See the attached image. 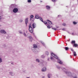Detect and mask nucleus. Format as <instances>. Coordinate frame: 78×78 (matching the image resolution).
Here are the masks:
<instances>
[{
  "label": "nucleus",
  "instance_id": "1",
  "mask_svg": "<svg viewBox=\"0 0 78 78\" xmlns=\"http://www.w3.org/2000/svg\"><path fill=\"white\" fill-rule=\"evenodd\" d=\"M51 55L52 56H53L56 59H57L58 61V62L60 64H62V61L58 57V56L56 55H55L54 53H51Z\"/></svg>",
  "mask_w": 78,
  "mask_h": 78
},
{
  "label": "nucleus",
  "instance_id": "2",
  "mask_svg": "<svg viewBox=\"0 0 78 78\" xmlns=\"http://www.w3.org/2000/svg\"><path fill=\"white\" fill-rule=\"evenodd\" d=\"M23 34L25 37H28L30 42H32L33 40V39L32 37H31V34H27H27H26L25 32H24Z\"/></svg>",
  "mask_w": 78,
  "mask_h": 78
},
{
  "label": "nucleus",
  "instance_id": "3",
  "mask_svg": "<svg viewBox=\"0 0 78 78\" xmlns=\"http://www.w3.org/2000/svg\"><path fill=\"white\" fill-rule=\"evenodd\" d=\"M62 69L63 71H64L66 75H68L69 74V71L68 70V68H61Z\"/></svg>",
  "mask_w": 78,
  "mask_h": 78
},
{
  "label": "nucleus",
  "instance_id": "4",
  "mask_svg": "<svg viewBox=\"0 0 78 78\" xmlns=\"http://www.w3.org/2000/svg\"><path fill=\"white\" fill-rule=\"evenodd\" d=\"M44 63H45V61L43 60H41L40 62V63H39V65L40 66L43 67L44 66Z\"/></svg>",
  "mask_w": 78,
  "mask_h": 78
},
{
  "label": "nucleus",
  "instance_id": "5",
  "mask_svg": "<svg viewBox=\"0 0 78 78\" xmlns=\"http://www.w3.org/2000/svg\"><path fill=\"white\" fill-rule=\"evenodd\" d=\"M29 30L30 33H33V27H31V25L30 24L29 26Z\"/></svg>",
  "mask_w": 78,
  "mask_h": 78
},
{
  "label": "nucleus",
  "instance_id": "6",
  "mask_svg": "<svg viewBox=\"0 0 78 78\" xmlns=\"http://www.w3.org/2000/svg\"><path fill=\"white\" fill-rule=\"evenodd\" d=\"M32 50L35 54H37V53H39L40 51L39 50L36 51V50L33 49V48H32Z\"/></svg>",
  "mask_w": 78,
  "mask_h": 78
},
{
  "label": "nucleus",
  "instance_id": "7",
  "mask_svg": "<svg viewBox=\"0 0 78 78\" xmlns=\"http://www.w3.org/2000/svg\"><path fill=\"white\" fill-rule=\"evenodd\" d=\"M18 9L17 8H15L13 9L12 11L14 13H16L18 12Z\"/></svg>",
  "mask_w": 78,
  "mask_h": 78
},
{
  "label": "nucleus",
  "instance_id": "8",
  "mask_svg": "<svg viewBox=\"0 0 78 78\" xmlns=\"http://www.w3.org/2000/svg\"><path fill=\"white\" fill-rule=\"evenodd\" d=\"M0 32L1 33H2V34H6V31L4 30H1Z\"/></svg>",
  "mask_w": 78,
  "mask_h": 78
},
{
  "label": "nucleus",
  "instance_id": "9",
  "mask_svg": "<svg viewBox=\"0 0 78 78\" xmlns=\"http://www.w3.org/2000/svg\"><path fill=\"white\" fill-rule=\"evenodd\" d=\"M71 50L73 52V55H74V56H76V52L74 51V50L73 49H71Z\"/></svg>",
  "mask_w": 78,
  "mask_h": 78
},
{
  "label": "nucleus",
  "instance_id": "10",
  "mask_svg": "<svg viewBox=\"0 0 78 78\" xmlns=\"http://www.w3.org/2000/svg\"><path fill=\"white\" fill-rule=\"evenodd\" d=\"M46 9H47L48 11H50V6L49 5H46Z\"/></svg>",
  "mask_w": 78,
  "mask_h": 78
},
{
  "label": "nucleus",
  "instance_id": "11",
  "mask_svg": "<svg viewBox=\"0 0 78 78\" xmlns=\"http://www.w3.org/2000/svg\"><path fill=\"white\" fill-rule=\"evenodd\" d=\"M47 70V68L45 67L42 68L41 69L42 72H45Z\"/></svg>",
  "mask_w": 78,
  "mask_h": 78
},
{
  "label": "nucleus",
  "instance_id": "12",
  "mask_svg": "<svg viewBox=\"0 0 78 78\" xmlns=\"http://www.w3.org/2000/svg\"><path fill=\"white\" fill-rule=\"evenodd\" d=\"M9 74L11 76H14L15 75V73L12 72H9Z\"/></svg>",
  "mask_w": 78,
  "mask_h": 78
},
{
  "label": "nucleus",
  "instance_id": "13",
  "mask_svg": "<svg viewBox=\"0 0 78 78\" xmlns=\"http://www.w3.org/2000/svg\"><path fill=\"white\" fill-rule=\"evenodd\" d=\"M33 48H33V50H34V49L35 48H37V45L34 44L33 45Z\"/></svg>",
  "mask_w": 78,
  "mask_h": 78
},
{
  "label": "nucleus",
  "instance_id": "14",
  "mask_svg": "<svg viewBox=\"0 0 78 78\" xmlns=\"http://www.w3.org/2000/svg\"><path fill=\"white\" fill-rule=\"evenodd\" d=\"M35 18L37 19H39V16L38 14H36L35 15Z\"/></svg>",
  "mask_w": 78,
  "mask_h": 78
},
{
  "label": "nucleus",
  "instance_id": "15",
  "mask_svg": "<svg viewBox=\"0 0 78 78\" xmlns=\"http://www.w3.org/2000/svg\"><path fill=\"white\" fill-rule=\"evenodd\" d=\"M3 18V14L2 12H0V20L2 19Z\"/></svg>",
  "mask_w": 78,
  "mask_h": 78
},
{
  "label": "nucleus",
  "instance_id": "16",
  "mask_svg": "<svg viewBox=\"0 0 78 78\" xmlns=\"http://www.w3.org/2000/svg\"><path fill=\"white\" fill-rule=\"evenodd\" d=\"M32 27L33 28H36V23H34L32 24Z\"/></svg>",
  "mask_w": 78,
  "mask_h": 78
},
{
  "label": "nucleus",
  "instance_id": "17",
  "mask_svg": "<svg viewBox=\"0 0 78 78\" xmlns=\"http://www.w3.org/2000/svg\"><path fill=\"white\" fill-rule=\"evenodd\" d=\"M47 76L48 78H51V76H52V75H51V74L50 73L48 74Z\"/></svg>",
  "mask_w": 78,
  "mask_h": 78
},
{
  "label": "nucleus",
  "instance_id": "18",
  "mask_svg": "<svg viewBox=\"0 0 78 78\" xmlns=\"http://www.w3.org/2000/svg\"><path fill=\"white\" fill-rule=\"evenodd\" d=\"M47 21H48V23H49V24H50V25H51L52 24V22L51 21H50L49 20H47Z\"/></svg>",
  "mask_w": 78,
  "mask_h": 78
},
{
  "label": "nucleus",
  "instance_id": "19",
  "mask_svg": "<svg viewBox=\"0 0 78 78\" xmlns=\"http://www.w3.org/2000/svg\"><path fill=\"white\" fill-rule=\"evenodd\" d=\"M25 22V23L26 25H27V23L28 22V18L26 19Z\"/></svg>",
  "mask_w": 78,
  "mask_h": 78
},
{
  "label": "nucleus",
  "instance_id": "20",
  "mask_svg": "<svg viewBox=\"0 0 78 78\" xmlns=\"http://www.w3.org/2000/svg\"><path fill=\"white\" fill-rule=\"evenodd\" d=\"M36 61L37 62H40V60L38 59H36Z\"/></svg>",
  "mask_w": 78,
  "mask_h": 78
},
{
  "label": "nucleus",
  "instance_id": "21",
  "mask_svg": "<svg viewBox=\"0 0 78 78\" xmlns=\"http://www.w3.org/2000/svg\"><path fill=\"white\" fill-rule=\"evenodd\" d=\"M30 20H31V18H33V17H34V16L33 15H31L30 16Z\"/></svg>",
  "mask_w": 78,
  "mask_h": 78
},
{
  "label": "nucleus",
  "instance_id": "22",
  "mask_svg": "<svg viewBox=\"0 0 78 78\" xmlns=\"http://www.w3.org/2000/svg\"><path fill=\"white\" fill-rule=\"evenodd\" d=\"M3 62V61L2 60V58L1 57H0V63H2Z\"/></svg>",
  "mask_w": 78,
  "mask_h": 78
},
{
  "label": "nucleus",
  "instance_id": "23",
  "mask_svg": "<svg viewBox=\"0 0 78 78\" xmlns=\"http://www.w3.org/2000/svg\"><path fill=\"white\" fill-rule=\"evenodd\" d=\"M72 35H73V36H75V35H76V33H72Z\"/></svg>",
  "mask_w": 78,
  "mask_h": 78
},
{
  "label": "nucleus",
  "instance_id": "24",
  "mask_svg": "<svg viewBox=\"0 0 78 78\" xmlns=\"http://www.w3.org/2000/svg\"><path fill=\"white\" fill-rule=\"evenodd\" d=\"M71 43L72 44H75V41H72Z\"/></svg>",
  "mask_w": 78,
  "mask_h": 78
},
{
  "label": "nucleus",
  "instance_id": "25",
  "mask_svg": "<svg viewBox=\"0 0 78 78\" xmlns=\"http://www.w3.org/2000/svg\"><path fill=\"white\" fill-rule=\"evenodd\" d=\"M73 46L76 47L78 46V44L75 43L74 44Z\"/></svg>",
  "mask_w": 78,
  "mask_h": 78
},
{
  "label": "nucleus",
  "instance_id": "26",
  "mask_svg": "<svg viewBox=\"0 0 78 78\" xmlns=\"http://www.w3.org/2000/svg\"><path fill=\"white\" fill-rule=\"evenodd\" d=\"M62 25L63 26H67V24H66V23H63Z\"/></svg>",
  "mask_w": 78,
  "mask_h": 78
},
{
  "label": "nucleus",
  "instance_id": "27",
  "mask_svg": "<svg viewBox=\"0 0 78 78\" xmlns=\"http://www.w3.org/2000/svg\"><path fill=\"white\" fill-rule=\"evenodd\" d=\"M45 53L46 55H47V56H48V52L47 51H46L45 52Z\"/></svg>",
  "mask_w": 78,
  "mask_h": 78
},
{
  "label": "nucleus",
  "instance_id": "28",
  "mask_svg": "<svg viewBox=\"0 0 78 78\" xmlns=\"http://www.w3.org/2000/svg\"><path fill=\"white\" fill-rule=\"evenodd\" d=\"M40 19L41 21V22H44L43 21V20H42V18L40 17Z\"/></svg>",
  "mask_w": 78,
  "mask_h": 78
},
{
  "label": "nucleus",
  "instance_id": "29",
  "mask_svg": "<svg viewBox=\"0 0 78 78\" xmlns=\"http://www.w3.org/2000/svg\"><path fill=\"white\" fill-rule=\"evenodd\" d=\"M69 76H72V74L70 72H69Z\"/></svg>",
  "mask_w": 78,
  "mask_h": 78
},
{
  "label": "nucleus",
  "instance_id": "30",
  "mask_svg": "<svg viewBox=\"0 0 78 78\" xmlns=\"http://www.w3.org/2000/svg\"><path fill=\"white\" fill-rule=\"evenodd\" d=\"M41 42L42 43V45H44V46H45V44L43 42V41H41Z\"/></svg>",
  "mask_w": 78,
  "mask_h": 78
},
{
  "label": "nucleus",
  "instance_id": "31",
  "mask_svg": "<svg viewBox=\"0 0 78 78\" xmlns=\"http://www.w3.org/2000/svg\"><path fill=\"white\" fill-rule=\"evenodd\" d=\"M65 49L66 50H69V48L66 47L65 48Z\"/></svg>",
  "mask_w": 78,
  "mask_h": 78
},
{
  "label": "nucleus",
  "instance_id": "32",
  "mask_svg": "<svg viewBox=\"0 0 78 78\" xmlns=\"http://www.w3.org/2000/svg\"><path fill=\"white\" fill-rule=\"evenodd\" d=\"M20 22H23V20L22 19H20L19 20Z\"/></svg>",
  "mask_w": 78,
  "mask_h": 78
},
{
  "label": "nucleus",
  "instance_id": "33",
  "mask_svg": "<svg viewBox=\"0 0 78 78\" xmlns=\"http://www.w3.org/2000/svg\"><path fill=\"white\" fill-rule=\"evenodd\" d=\"M62 31H66V29L65 28H64L62 29Z\"/></svg>",
  "mask_w": 78,
  "mask_h": 78
},
{
  "label": "nucleus",
  "instance_id": "34",
  "mask_svg": "<svg viewBox=\"0 0 78 78\" xmlns=\"http://www.w3.org/2000/svg\"><path fill=\"white\" fill-rule=\"evenodd\" d=\"M27 2H28V3H31V0H27Z\"/></svg>",
  "mask_w": 78,
  "mask_h": 78
},
{
  "label": "nucleus",
  "instance_id": "35",
  "mask_svg": "<svg viewBox=\"0 0 78 78\" xmlns=\"http://www.w3.org/2000/svg\"><path fill=\"white\" fill-rule=\"evenodd\" d=\"M3 46L5 48V47H6L7 46H6V44H4L3 45Z\"/></svg>",
  "mask_w": 78,
  "mask_h": 78
},
{
  "label": "nucleus",
  "instance_id": "36",
  "mask_svg": "<svg viewBox=\"0 0 78 78\" xmlns=\"http://www.w3.org/2000/svg\"><path fill=\"white\" fill-rule=\"evenodd\" d=\"M41 58H45V56H44V55H42L41 56Z\"/></svg>",
  "mask_w": 78,
  "mask_h": 78
},
{
  "label": "nucleus",
  "instance_id": "37",
  "mask_svg": "<svg viewBox=\"0 0 78 78\" xmlns=\"http://www.w3.org/2000/svg\"><path fill=\"white\" fill-rule=\"evenodd\" d=\"M51 60H52V61H53V60H54V58H53V57H51Z\"/></svg>",
  "mask_w": 78,
  "mask_h": 78
},
{
  "label": "nucleus",
  "instance_id": "38",
  "mask_svg": "<svg viewBox=\"0 0 78 78\" xmlns=\"http://www.w3.org/2000/svg\"><path fill=\"white\" fill-rule=\"evenodd\" d=\"M73 23L74 24V25H76L77 23L75 22H73Z\"/></svg>",
  "mask_w": 78,
  "mask_h": 78
},
{
  "label": "nucleus",
  "instance_id": "39",
  "mask_svg": "<svg viewBox=\"0 0 78 78\" xmlns=\"http://www.w3.org/2000/svg\"><path fill=\"white\" fill-rule=\"evenodd\" d=\"M52 29H53V30H55V31L56 30V29L55 28H52Z\"/></svg>",
  "mask_w": 78,
  "mask_h": 78
},
{
  "label": "nucleus",
  "instance_id": "40",
  "mask_svg": "<svg viewBox=\"0 0 78 78\" xmlns=\"http://www.w3.org/2000/svg\"><path fill=\"white\" fill-rule=\"evenodd\" d=\"M26 72V70H25V69H23V72L24 73H25Z\"/></svg>",
  "mask_w": 78,
  "mask_h": 78
},
{
  "label": "nucleus",
  "instance_id": "41",
  "mask_svg": "<svg viewBox=\"0 0 78 78\" xmlns=\"http://www.w3.org/2000/svg\"><path fill=\"white\" fill-rule=\"evenodd\" d=\"M43 22L44 24H47V22L46 21H44Z\"/></svg>",
  "mask_w": 78,
  "mask_h": 78
},
{
  "label": "nucleus",
  "instance_id": "42",
  "mask_svg": "<svg viewBox=\"0 0 78 78\" xmlns=\"http://www.w3.org/2000/svg\"><path fill=\"white\" fill-rule=\"evenodd\" d=\"M57 68L58 69H60V67L59 66H57Z\"/></svg>",
  "mask_w": 78,
  "mask_h": 78
},
{
  "label": "nucleus",
  "instance_id": "43",
  "mask_svg": "<svg viewBox=\"0 0 78 78\" xmlns=\"http://www.w3.org/2000/svg\"><path fill=\"white\" fill-rule=\"evenodd\" d=\"M57 0H52V1L53 2H55Z\"/></svg>",
  "mask_w": 78,
  "mask_h": 78
},
{
  "label": "nucleus",
  "instance_id": "44",
  "mask_svg": "<svg viewBox=\"0 0 78 78\" xmlns=\"http://www.w3.org/2000/svg\"><path fill=\"white\" fill-rule=\"evenodd\" d=\"M19 32L20 33V34H22V31H21L20 30H19Z\"/></svg>",
  "mask_w": 78,
  "mask_h": 78
},
{
  "label": "nucleus",
  "instance_id": "45",
  "mask_svg": "<svg viewBox=\"0 0 78 78\" xmlns=\"http://www.w3.org/2000/svg\"><path fill=\"white\" fill-rule=\"evenodd\" d=\"M47 27L48 28H50V27L49 26H47Z\"/></svg>",
  "mask_w": 78,
  "mask_h": 78
},
{
  "label": "nucleus",
  "instance_id": "46",
  "mask_svg": "<svg viewBox=\"0 0 78 78\" xmlns=\"http://www.w3.org/2000/svg\"><path fill=\"white\" fill-rule=\"evenodd\" d=\"M26 33L27 34L28 33V30H26Z\"/></svg>",
  "mask_w": 78,
  "mask_h": 78
},
{
  "label": "nucleus",
  "instance_id": "47",
  "mask_svg": "<svg viewBox=\"0 0 78 78\" xmlns=\"http://www.w3.org/2000/svg\"><path fill=\"white\" fill-rule=\"evenodd\" d=\"M58 17H61V15H58Z\"/></svg>",
  "mask_w": 78,
  "mask_h": 78
},
{
  "label": "nucleus",
  "instance_id": "48",
  "mask_svg": "<svg viewBox=\"0 0 78 78\" xmlns=\"http://www.w3.org/2000/svg\"><path fill=\"white\" fill-rule=\"evenodd\" d=\"M50 59V58H48V61H49V60Z\"/></svg>",
  "mask_w": 78,
  "mask_h": 78
},
{
  "label": "nucleus",
  "instance_id": "49",
  "mask_svg": "<svg viewBox=\"0 0 78 78\" xmlns=\"http://www.w3.org/2000/svg\"><path fill=\"white\" fill-rule=\"evenodd\" d=\"M42 78H45V76H42Z\"/></svg>",
  "mask_w": 78,
  "mask_h": 78
},
{
  "label": "nucleus",
  "instance_id": "50",
  "mask_svg": "<svg viewBox=\"0 0 78 78\" xmlns=\"http://www.w3.org/2000/svg\"><path fill=\"white\" fill-rule=\"evenodd\" d=\"M74 78H77L76 76L75 77H74Z\"/></svg>",
  "mask_w": 78,
  "mask_h": 78
},
{
  "label": "nucleus",
  "instance_id": "51",
  "mask_svg": "<svg viewBox=\"0 0 78 78\" xmlns=\"http://www.w3.org/2000/svg\"><path fill=\"white\" fill-rule=\"evenodd\" d=\"M57 28H59V27H57Z\"/></svg>",
  "mask_w": 78,
  "mask_h": 78
},
{
  "label": "nucleus",
  "instance_id": "52",
  "mask_svg": "<svg viewBox=\"0 0 78 78\" xmlns=\"http://www.w3.org/2000/svg\"><path fill=\"white\" fill-rule=\"evenodd\" d=\"M11 64H13V63H12Z\"/></svg>",
  "mask_w": 78,
  "mask_h": 78
},
{
  "label": "nucleus",
  "instance_id": "53",
  "mask_svg": "<svg viewBox=\"0 0 78 78\" xmlns=\"http://www.w3.org/2000/svg\"><path fill=\"white\" fill-rule=\"evenodd\" d=\"M2 25H0V27H1Z\"/></svg>",
  "mask_w": 78,
  "mask_h": 78
},
{
  "label": "nucleus",
  "instance_id": "54",
  "mask_svg": "<svg viewBox=\"0 0 78 78\" xmlns=\"http://www.w3.org/2000/svg\"><path fill=\"white\" fill-rule=\"evenodd\" d=\"M8 37V38H9V37H8H8Z\"/></svg>",
  "mask_w": 78,
  "mask_h": 78
},
{
  "label": "nucleus",
  "instance_id": "55",
  "mask_svg": "<svg viewBox=\"0 0 78 78\" xmlns=\"http://www.w3.org/2000/svg\"><path fill=\"white\" fill-rule=\"evenodd\" d=\"M33 34L34 35V33H33Z\"/></svg>",
  "mask_w": 78,
  "mask_h": 78
},
{
  "label": "nucleus",
  "instance_id": "56",
  "mask_svg": "<svg viewBox=\"0 0 78 78\" xmlns=\"http://www.w3.org/2000/svg\"><path fill=\"white\" fill-rule=\"evenodd\" d=\"M27 78H30V77H27Z\"/></svg>",
  "mask_w": 78,
  "mask_h": 78
},
{
  "label": "nucleus",
  "instance_id": "57",
  "mask_svg": "<svg viewBox=\"0 0 78 78\" xmlns=\"http://www.w3.org/2000/svg\"><path fill=\"white\" fill-rule=\"evenodd\" d=\"M66 7H68V6H66Z\"/></svg>",
  "mask_w": 78,
  "mask_h": 78
},
{
  "label": "nucleus",
  "instance_id": "58",
  "mask_svg": "<svg viewBox=\"0 0 78 78\" xmlns=\"http://www.w3.org/2000/svg\"><path fill=\"white\" fill-rule=\"evenodd\" d=\"M77 0V2H78V0Z\"/></svg>",
  "mask_w": 78,
  "mask_h": 78
},
{
  "label": "nucleus",
  "instance_id": "59",
  "mask_svg": "<svg viewBox=\"0 0 78 78\" xmlns=\"http://www.w3.org/2000/svg\"><path fill=\"white\" fill-rule=\"evenodd\" d=\"M66 44H67V43H66Z\"/></svg>",
  "mask_w": 78,
  "mask_h": 78
},
{
  "label": "nucleus",
  "instance_id": "60",
  "mask_svg": "<svg viewBox=\"0 0 78 78\" xmlns=\"http://www.w3.org/2000/svg\"><path fill=\"white\" fill-rule=\"evenodd\" d=\"M46 25H47V24H46Z\"/></svg>",
  "mask_w": 78,
  "mask_h": 78
}]
</instances>
